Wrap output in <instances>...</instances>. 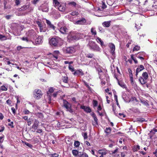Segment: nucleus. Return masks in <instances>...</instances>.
I'll list each match as a JSON object with an SVG mask.
<instances>
[{
	"label": "nucleus",
	"mask_w": 157,
	"mask_h": 157,
	"mask_svg": "<svg viewBox=\"0 0 157 157\" xmlns=\"http://www.w3.org/2000/svg\"><path fill=\"white\" fill-rule=\"evenodd\" d=\"M12 16L11 15H7L5 16V18L8 19L9 20L10 18Z\"/></svg>",
	"instance_id": "obj_57"
},
{
	"label": "nucleus",
	"mask_w": 157,
	"mask_h": 157,
	"mask_svg": "<svg viewBox=\"0 0 157 157\" xmlns=\"http://www.w3.org/2000/svg\"><path fill=\"white\" fill-rule=\"evenodd\" d=\"M144 69V66L143 65H140L136 69V72H139Z\"/></svg>",
	"instance_id": "obj_24"
},
{
	"label": "nucleus",
	"mask_w": 157,
	"mask_h": 157,
	"mask_svg": "<svg viewBox=\"0 0 157 157\" xmlns=\"http://www.w3.org/2000/svg\"><path fill=\"white\" fill-rule=\"evenodd\" d=\"M69 69L72 72H73L74 71V68L72 66L69 65L68 67Z\"/></svg>",
	"instance_id": "obj_45"
},
{
	"label": "nucleus",
	"mask_w": 157,
	"mask_h": 157,
	"mask_svg": "<svg viewBox=\"0 0 157 157\" xmlns=\"http://www.w3.org/2000/svg\"><path fill=\"white\" fill-rule=\"evenodd\" d=\"M82 34L76 32H73L69 34V37L71 40H78L81 38Z\"/></svg>",
	"instance_id": "obj_3"
},
{
	"label": "nucleus",
	"mask_w": 157,
	"mask_h": 157,
	"mask_svg": "<svg viewBox=\"0 0 157 157\" xmlns=\"http://www.w3.org/2000/svg\"><path fill=\"white\" fill-rule=\"evenodd\" d=\"M40 9L43 12H48L49 9L48 5L46 4H43L40 7Z\"/></svg>",
	"instance_id": "obj_11"
},
{
	"label": "nucleus",
	"mask_w": 157,
	"mask_h": 157,
	"mask_svg": "<svg viewBox=\"0 0 157 157\" xmlns=\"http://www.w3.org/2000/svg\"><path fill=\"white\" fill-rule=\"evenodd\" d=\"M118 82V84L122 88H124L126 87L124 83L120 82L119 81Z\"/></svg>",
	"instance_id": "obj_31"
},
{
	"label": "nucleus",
	"mask_w": 157,
	"mask_h": 157,
	"mask_svg": "<svg viewBox=\"0 0 157 157\" xmlns=\"http://www.w3.org/2000/svg\"><path fill=\"white\" fill-rule=\"evenodd\" d=\"M7 39L6 36H5L0 34V40H4Z\"/></svg>",
	"instance_id": "obj_32"
},
{
	"label": "nucleus",
	"mask_w": 157,
	"mask_h": 157,
	"mask_svg": "<svg viewBox=\"0 0 157 157\" xmlns=\"http://www.w3.org/2000/svg\"><path fill=\"white\" fill-rule=\"evenodd\" d=\"M109 47L110 48V52L113 55L114 54V51L115 49V46L114 45L113 43H110L109 44Z\"/></svg>",
	"instance_id": "obj_15"
},
{
	"label": "nucleus",
	"mask_w": 157,
	"mask_h": 157,
	"mask_svg": "<svg viewBox=\"0 0 157 157\" xmlns=\"http://www.w3.org/2000/svg\"><path fill=\"white\" fill-rule=\"evenodd\" d=\"M99 31L101 32V33H103L105 32V29L102 28L101 27L99 28Z\"/></svg>",
	"instance_id": "obj_56"
},
{
	"label": "nucleus",
	"mask_w": 157,
	"mask_h": 157,
	"mask_svg": "<svg viewBox=\"0 0 157 157\" xmlns=\"http://www.w3.org/2000/svg\"><path fill=\"white\" fill-rule=\"evenodd\" d=\"M54 91L53 89L52 88H51L47 92V94L48 95H51V94Z\"/></svg>",
	"instance_id": "obj_35"
},
{
	"label": "nucleus",
	"mask_w": 157,
	"mask_h": 157,
	"mask_svg": "<svg viewBox=\"0 0 157 157\" xmlns=\"http://www.w3.org/2000/svg\"><path fill=\"white\" fill-rule=\"evenodd\" d=\"M25 144L26 146H28V147H32V145L31 144H29V143H28L27 142H25Z\"/></svg>",
	"instance_id": "obj_59"
},
{
	"label": "nucleus",
	"mask_w": 157,
	"mask_h": 157,
	"mask_svg": "<svg viewBox=\"0 0 157 157\" xmlns=\"http://www.w3.org/2000/svg\"><path fill=\"white\" fill-rule=\"evenodd\" d=\"M23 112L25 114H29L30 113V111L26 109H24V110H23Z\"/></svg>",
	"instance_id": "obj_52"
},
{
	"label": "nucleus",
	"mask_w": 157,
	"mask_h": 157,
	"mask_svg": "<svg viewBox=\"0 0 157 157\" xmlns=\"http://www.w3.org/2000/svg\"><path fill=\"white\" fill-rule=\"evenodd\" d=\"M6 103H7L9 105H10L11 104V100L10 99H8L6 101Z\"/></svg>",
	"instance_id": "obj_60"
},
{
	"label": "nucleus",
	"mask_w": 157,
	"mask_h": 157,
	"mask_svg": "<svg viewBox=\"0 0 157 157\" xmlns=\"http://www.w3.org/2000/svg\"><path fill=\"white\" fill-rule=\"evenodd\" d=\"M81 156H80L79 157H88V155L85 152H82Z\"/></svg>",
	"instance_id": "obj_39"
},
{
	"label": "nucleus",
	"mask_w": 157,
	"mask_h": 157,
	"mask_svg": "<svg viewBox=\"0 0 157 157\" xmlns=\"http://www.w3.org/2000/svg\"><path fill=\"white\" fill-rule=\"evenodd\" d=\"M88 44L90 48L91 49H95L97 46L95 42L92 41H90Z\"/></svg>",
	"instance_id": "obj_16"
},
{
	"label": "nucleus",
	"mask_w": 157,
	"mask_h": 157,
	"mask_svg": "<svg viewBox=\"0 0 157 157\" xmlns=\"http://www.w3.org/2000/svg\"><path fill=\"white\" fill-rule=\"evenodd\" d=\"M100 78L101 79V84L102 86L103 87L106 84L105 79V78L103 79H101V78L100 77Z\"/></svg>",
	"instance_id": "obj_27"
},
{
	"label": "nucleus",
	"mask_w": 157,
	"mask_h": 157,
	"mask_svg": "<svg viewBox=\"0 0 157 157\" xmlns=\"http://www.w3.org/2000/svg\"><path fill=\"white\" fill-rule=\"evenodd\" d=\"M81 108L86 113H90L91 111V110L89 107L83 105L82 106Z\"/></svg>",
	"instance_id": "obj_20"
},
{
	"label": "nucleus",
	"mask_w": 157,
	"mask_h": 157,
	"mask_svg": "<svg viewBox=\"0 0 157 157\" xmlns=\"http://www.w3.org/2000/svg\"><path fill=\"white\" fill-rule=\"evenodd\" d=\"M63 105L67 111L71 113H73V110L71 108V105L65 100H63Z\"/></svg>",
	"instance_id": "obj_5"
},
{
	"label": "nucleus",
	"mask_w": 157,
	"mask_h": 157,
	"mask_svg": "<svg viewBox=\"0 0 157 157\" xmlns=\"http://www.w3.org/2000/svg\"><path fill=\"white\" fill-rule=\"evenodd\" d=\"M91 32L92 35L95 36L97 35V32L95 29L94 28H92L91 30Z\"/></svg>",
	"instance_id": "obj_28"
},
{
	"label": "nucleus",
	"mask_w": 157,
	"mask_h": 157,
	"mask_svg": "<svg viewBox=\"0 0 157 157\" xmlns=\"http://www.w3.org/2000/svg\"><path fill=\"white\" fill-rule=\"evenodd\" d=\"M32 43L34 44H39L42 43L41 37L39 36L35 39V43L32 41Z\"/></svg>",
	"instance_id": "obj_14"
},
{
	"label": "nucleus",
	"mask_w": 157,
	"mask_h": 157,
	"mask_svg": "<svg viewBox=\"0 0 157 157\" xmlns=\"http://www.w3.org/2000/svg\"><path fill=\"white\" fill-rule=\"evenodd\" d=\"M90 152L92 154L96 155L97 157H98V156H97V154H98V151H97V150H95L92 149L91 150Z\"/></svg>",
	"instance_id": "obj_29"
},
{
	"label": "nucleus",
	"mask_w": 157,
	"mask_h": 157,
	"mask_svg": "<svg viewBox=\"0 0 157 157\" xmlns=\"http://www.w3.org/2000/svg\"><path fill=\"white\" fill-rule=\"evenodd\" d=\"M86 56L88 58H92L94 56V55L92 53H87L85 54Z\"/></svg>",
	"instance_id": "obj_30"
},
{
	"label": "nucleus",
	"mask_w": 157,
	"mask_h": 157,
	"mask_svg": "<svg viewBox=\"0 0 157 157\" xmlns=\"http://www.w3.org/2000/svg\"><path fill=\"white\" fill-rule=\"evenodd\" d=\"M46 23L47 24L48 26L50 28L52 29L53 30H55L56 27L52 24L51 22L48 20H46Z\"/></svg>",
	"instance_id": "obj_17"
},
{
	"label": "nucleus",
	"mask_w": 157,
	"mask_h": 157,
	"mask_svg": "<svg viewBox=\"0 0 157 157\" xmlns=\"http://www.w3.org/2000/svg\"><path fill=\"white\" fill-rule=\"evenodd\" d=\"M62 40L59 37H53L49 40V44L54 47H58L60 45V43Z\"/></svg>",
	"instance_id": "obj_2"
},
{
	"label": "nucleus",
	"mask_w": 157,
	"mask_h": 157,
	"mask_svg": "<svg viewBox=\"0 0 157 157\" xmlns=\"http://www.w3.org/2000/svg\"><path fill=\"white\" fill-rule=\"evenodd\" d=\"M70 14L72 16L77 15L78 14V13L77 12L75 11L71 13Z\"/></svg>",
	"instance_id": "obj_47"
},
{
	"label": "nucleus",
	"mask_w": 157,
	"mask_h": 157,
	"mask_svg": "<svg viewBox=\"0 0 157 157\" xmlns=\"http://www.w3.org/2000/svg\"><path fill=\"white\" fill-rule=\"evenodd\" d=\"M142 77H140L139 78V81L142 85L145 84L146 82V80L148 77L147 73L145 72L143 73L142 75Z\"/></svg>",
	"instance_id": "obj_4"
},
{
	"label": "nucleus",
	"mask_w": 157,
	"mask_h": 157,
	"mask_svg": "<svg viewBox=\"0 0 157 157\" xmlns=\"http://www.w3.org/2000/svg\"><path fill=\"white\" fill-rule=\"evenodd\" d=\"M86 22V21L85 18H82L81 19L75 22V24L78 25H83Z\"/></svg>",
	"instance_id": "obj_21"
},
{
	"label": "nucleus",
	"mask_w": 157,
	"mask_h": 157,
	"mask_svg": "<svg viewBox=\"0 0 157 157\" xmlns=\"http://www.w3.org/2000/svg\"><path fill=\"white\" fill-rule=\"evenodd\" d=\"M68 4L69 5L72 6L74 7H75L77 5L76 3L73 1L71 2L68 3Z\"/></svg>",
	"instance_id": "obj_33"
},
{
	"label": "nucleus",
	"mask_w": 157,
	"mask_h": 157,
	"mask_svg": "<svg viewBox=\"0 0 157 157\" xmlns=\"http://www.w3.org/2000/svg\"><path fill=\"white\" fill-rule=\"evenodd\" d=\"M59 32L63 34H67L68 32V29L65 26L61 27L59 29Z\"/></svg>",
	"instance_id": "obj_13"
},
{
	"label": "nucleus",
	"mask_w": 157,
	"mask_h": 157,
	"mask_svg": "<svg viewBox=\"0 0 157 157\" xmlns=\"http://www.w3.org/2000/svg\"><path fill=\"white\" fill-rule=\"evenodd\" d=\"M105 114V113L104 110H103V112L101 113L99 112V115L101 116H104Z\"/></svg>",
	"instance_id": "obj_51"
},
{
	"label": "nucleus",
	"mask_w": 157,
	"mask_h": 157,
	"mask_svg": "<svg viewBox=\"0 0 157 157\" xmlns=\"http://www.w3.org/2000/svg\"><path fill=\"white\" fill-rule=\"evenodd\" d=\"M28 37L31 40L35 39L36 37V33L33 30H31L28 32L27 33Z\"/></svg>",
	"instance_id": "obj_7"
},
{
	"label": "nucleus",
	"mask_w": 157,
	"mask_h": 157,
	"mask_svg": "<svg viewBox=\"0 0 157 157\" xmlns=\"http://www.w3.org/2000/svg\"><path fill=\"white\" fill-rule=\"evenodd\" d=\"M119 117L121 119L125 117L126 116L123 113H119Z\"/></svg>",
	"instance_id": "obj_43"
},
{
	"label": "nucleus",
	"mask_w": 157,
	"mask_h": 157,
	"mask_svg": "<svg viewBox=\"0 0 157 157\" xmlns=\"http://www.w3.org/2000/svg\"><path fill=\"white\" fill-rule=\"evenodd\" d=\"M140 149V147L139 145L134 146L133 148V150L134 151H136Z\"/></svg>",
	"instance_id": "obj_26"
},
{
	"label": "nucleus",
	"mask_w": 157,
	"mask_h": 157,
	"mask_svg": "<svg viewBox=\"0 0 157 157\" xmlns=\"http://www.w3.org/2000/svg\"><path fill=\"white\" fill-rule=\"evenodd\" d=\"M82 152H79L76 150H73L72 151V153L73 155L75 156H78L79 157L80 156H81V153Z\"/></svg>",
	"instance_id": "obj_18"
},
{
	"label": "nucleus",
	"mask_w": 157,
	"mask_h": 157,
	"mask_svg": "<svg viewBox=\"0 0 157 157\" xmlns=\"http://www.w3.org/2000/svg\"><path fill=\"white\" fill-rule=\"evenodd\" d=\"M106 7V6L105 5V4L104 2H102V8L103 9H104Z\"/></svg>",
	"instance_id": "obj_58"
},
{
	"label": "nucleus",
	"mask_w": 157,
	"mask_h": 157,
	"mask_svg": "<svg viewBox=\"0 0 157 157\" xmlns=\"http://www.w3.org/2000/svg\"><path fill=\"white\" fill-rule=\"evenodd\" d=\"M58 93V92H56L54 93L53 94V96L54 97H56L57 96Z\"/></svg>",
	"instance_id": "obj_64"
},
{
	"label": "nucleus",
	"mask_w": 157,
	"mask_h": 157,
	"mask_svg": "<svg viewBox=\"0 0 157 157\" xmlns=\"http://www.w3.org/2000/svg\"><path fill=\"white\" fill-rule=\"evenodd\" d=\"M58 26L59 28H61V27H63L64 26V23L63 22H59L58 24Z\"/></svg>",
	"instance_id": "obj_36"
},
{
	"label": "nucleus",
	"mask_w": 157,
	"mask_h": 157,
	"mask_svg": "<svg viewBox=\"0 0 157 157\" xmlns=\"http://www.w3.org/2000/svg\"><path fill=\"white\" fill-rule=\"evenodd\" d=\"M34 97L37 99H39L41 98L42 93L40 90L37 89L35 90L33 92Z\"/></svg>",
	"instance_id": "obj_6"
},
{
	"label": "nucleus",
	"mask_w": 157,
	"mask_h": 157,
	"mask_svg": "<svg viewBox=\"0 0 157 157\" xmlns=\"http://www.w3.org/2000/svg\"><path fill=\"white\" fill-rule=\"evenodd\" d=\"M111 21H105L102 23V25L103 26L105 27H109L111 25Z\"/></svg>",
	"instance_id": "obj_22"
},
{
	"label": "nucleus",
	"mask_w": 157,
	"mask_h": 157,
	"mask_svg": "<svg viewBox=\"0 0 157 157\" xmlns=\"http://www.w3.org/2000/svg\"><path fill=\"white\" fill-rule=\"evenodd\" d=\"M93 103L94 107L98 105V101L95 100H93Z\"/></svg>",
	"instance_id": "obj_49"
},
{
	"label": "nucleus",
	"mask_w": 157,
	"mask_h": 157,
	"mask_svg": "<svg viewBox=\"0 0 157 157\" xmlns=\"http://www.w3.org/2000/svg\"><path fill=\"white\" fill-rule=\"evenodd\" d=\"M64 52L67 54H71L74 53L75 50L72 47H69L63 49Z\"/></svg>",
	"instance_id": "obj_9"
},
{
	"label": "nucleus",
	"mask_w": 157,
	"mask_h": 157,
	"mask_svg": "<svg viewBox=\"0 0 157 157\" xmlns=\"http://www.w3.org/2000/svg\"><path fill=\"white\" fill-rule=\"evenodd\" d=\"M1 90L3 91H6L7 90V88L4 86H1Z\"/></svg>",
	"instance_id": "obj_44"
},
{
	"label": "nucleus",
	"mask_w": 157,
	"mask_h": 157,
	"mask_svg": "<svg viewBox=\"0 0 157 157\" xmlns=\"http://www.w3.org/2000/svg\"><path fill=\"white\" fill-rule=\"evenodd\" d=\"M111 129L110 128H106L105 130V132L108 134L110 133L111 132Z\"/></svg>",
	"instance_id": "obj_34"
},
{
	"label": "nucleus",
	"mask_w": 157,
	"mask_h": 157,
	"mask_svg": "<svg viewBox=\"0 0 157 157\" xmlns=\"http://www.w3.org/2000/svg\"><path fill=\"white\" fill-rule=\"evenodd\" d=\"M91 115L92 117H93L94 120V122L93 121V125L94 126H96V125H98V119L96 117L95 115V114L92 113H91Z\"/></svg>",
	"instance_id": "obj_19"
},
{
	"label": "nucleus",
	"mask_w": 157,
	"mask_h": 157,
	"mask_svg": "<svg viewBox=\"0 0 157 157\" xmlns=\"http://www.w3.org/2000/svg\"><path fill=\"white\" fill-rule=\"evenodd\" d=\"M107 153V151L105 149L99 150V154L101 155L99 157H105Z\"/></svg>",
	"instance_id": "obj_12"
},
{
	"label": "nucleus",
	"mask_w": 157,
	"mask_h": 157,
	"mask_svg": "<svg viewBox=\"0 0 157 157\" xmlns=\"http://www.w3.org/2000/svg\"><path fill=\"white\" fill-rule=\"evenodd\" d=\"M37 116L38 117L42 119L44 117V116L43 113H37Z\"/></svg>",
	"instance_id": "obj_40"
},
{
	"label": "nucleus",
	"mask_w": 157,
	"mask_h": 157,
	"mask_svg": "<svg viewBox=\"0 0 157 157\" xmlns=\"http://www.w3.org/2000/svg\"><path fill=\"white\" fill-rule=\"evenodd\" d=\"M68 77H63L62 79L63 82L65 83H67L68 82Z\"/></svg>",
	"instance_id": "obj_41"
},
{
	"label": "nucleus",
	"mask_w": 157,
	"mask_h": 157,
	"mask_svg": "<svg viewBox=\"0 0 157 157\" xmlns=\"http://www.w3.org/2000/svg\"><path fill=\"white\" fill-rule=\"evenodd\" d=\"M73 74L74 75H82L84 74L82 70L80 69L75 71Z\"/></svg>",
	"instance_id": "obj_23"
},
{
	"label": "nucleus",
	"mask_w": 157,
	"mask_h": 157,
	"mask_svg": "<svg viewBox=\"0 0 157 157\" xmlns=\"http://www.w3.org/2000/svg\"><path fill=\"white\" fill-rule=\"evenodd\" d=\"M11 110L12 111V112L13 113L15 114V113L16 111H15V109H14V108L13 107H12L11 108Z\"/></svg>",
	"instance_id": "obj_62"
},
{
	"label": "nucleus",
	"mask_w": 157,
	"mask_h": 157,
	"mask_svg": "<svg viewBox=\"0 0 157 157\" xmlns=\"http://www.w3.org/2000/svg\"><path fill=\"white\" fill-rule=\"evenodd\" d=\"M42 132V130L41 129H38L37 130L36 132L38 133H41Z\"/></svg>",
	"instance_id": "obj_63"
},
{
	"label": "nucleus",
	"mask_w": 157,
	"mask_h": 157,
	"mask_svg": "<svg viewBox=\"0 0 157 157\" xmlns=\"http://www.w3.org/2000/svg\"><path fill=\"white\" fill-rule=\"evenodd\" d=\"M8 125L11 127L12 128H13L14 127V126L13 125V121H11L10 123H8Z\"/></svg>",
	"instance_id": "obj_48"
},
{
	"label": "nucleus",
	"mask_w": 157,
	"mask_h": 157,
	"mask_svg": "<svg viewBox=\"0 0 157 157\" xmlns=\"http://www.w3.org/2000/svg\"><path fill=\"white\" fill-rule=\"evenodd\" d=\"M39 123V121L36 119L34 120L33 124L32 126V128L34 129V130H32V131L34 132L37 129Z\"/></svg>",
	"instance_id": "obj_10"
},
{
	"label": "nucleus",
	"mask_w": 157,
	"mask_h": 157,
	"mask_svg": "<svg viewBox=\"0 0 157 157\" xmlns=\"http://www.w3.org/2000/svg\"><path fill=\"white\" fill-rule=\"evenodd\" d=\"M33 10V8L30 7V5H24L21 8H18V10L20 11L27 10V13L30 12Z\"/></svg>",
	"instance_id": "obj_8"
},
{
	"label": "nucleus",
	"mask_w": 157,
	"mask_h": 157,
	"mask_svg": "<svg viewBox=\"0 0 157 157\" xmlns=\"http://www.w3.org/2000/svg\"><path fill=\"white\" fill-rule=\"evenodd\" d=\"M52 157H58V155L57 154L54 153L52 154Z\"/></svg>",
	"instance_id": "obj_61"
},
{
	"label": "nucleus",
	"mask_w": 157,
	"mask_h": 157,
	"mask_svg": "<svg viewBox=\"0 0 157 157\" xmlns=\"http://www.w3.org/2000/svg\"><path fill=\"white\" fill-rule=\"evenodd\" d=\"M21 39L24 41H25L27 43H29L30 42H32V40H31L29 38H28L26 37H23L21 38Z\"/></svg>",
	"instance_id": "obj_25"
},
{
	"label": "nucleus",
	"mask_w": 157,
	"mask_h": 157,
	"mask_svg": "<svg viewBox=\"0 0 157 157\" xmlns=\"http://www.w3.org/2000/svg\"><path fill=\"white\" fill-rule=\"evenodd\" d=\"M157 132V128H154L152 130H151V132L153 133V134H155V132Z\"/></svg>",
	"instance_id": "obj_55"
},
{
	"label": "nucleus",
	"mask_w": 157,
	"mask_h": 157,
	"mask_svg": "<svg viewBox=\"0 0 157 157\" xmlns=\"http://www.w3.org/2000/svg\"><path fill=\"white\" fill-rule=\"evenodd\" d=\"M82 136L83 137H84V140H86L87 139L88 136H87V133L85 132V133H83L82 134Z\"/></svg>",
	"instance_id": "obj_42"
},
{
	"label": "nucleus",
	"mask_w": 157,
	"mask_h": 157,
	"mask_svg": "<svg viewBox=\"0 0 157 157\" xmlns=\"http://www.w3.org/2000/svg\"><path fill=\"white\" fill-rule=\"evenodd\" d=\"M138 121L140 122H143L145 121L144 118H140L138 119Z\"/></svg>",
	"instance_id": "obj_50"
},
{
	"label": "nucleus",
	"mask_w": 157,
	"mask_h": 157,
	"mask_svg": "<svg viewBox=\"0 0 157 157\" xmlns=\"http://www.w3.org/2000/svg\"><path fill=\"white\" fill-rule=\"evenodd\" d=\"M36 23L40 28L42 27V24L39 22V21H37Z\"/></svg>",
	"instance_id": "obj_53"
},
{
	"label": "nucleus",
	"mask_w": 157,
	"mask_h": 157,
	"mask_svg": "<svg viewBox=\"0 0 157 157\" xmlns=\"http://www.w3.org/2000/svg\"><path fill=\"white\" fill-rule=\"evenodd\" d=\"M140 46H139L138 45H136L134 48L133 51H138L140 50Z\"/></svg>",
	"instance_id": "obj_46"
},
{
	"label": "nucleus",
	"mask_w": 157,
	"mask_h": 157,
	"mask_svg": "<svg viewBox=\"0 0 157 157\" xmlns=\"http://www.w3.org/2000/svg\"><path fill=\"white\" fill-rule=\"evenodd\" d=\"M99 42H100V44L102 47H105V46L103 42L101 40V39L99 38Z\"/></svg>",
	"instance_id": "obj_38"
},
{
	"label": "nucleus",
	"mask_w": 157,
	"mask_h": 157,
	"mask_svg": "<svg viewBox=\"0 0 157 157\" xmlns=\"http://www.w3.org/2000/svg\"><path fill=\"white\" fill-rule=\"evenodd\" d=\"M80 145V142L78 141H75L74 143V145L75 147H77Z\"/></svg>",
	"instance_id": "obj_37"
},
{
	"label": "nucleus",
	"mask_w": 157,
	"mask_h": 157,
	"mask_svg": "<svg viewBox=\"0 0 157 157\" xmlns=\"http://www.w3.org/2000/svg\"><path fill=\"white\" fill-rule=\"evenodd\" d=\"M54 6L57 8L60 11L64 12L66 10V5L65 3H60L57 0H53Z\"/></svg>",
	"instance_id": "obj_1"
},
{
	"label": "nucleus",
	"mask_w": 157,
	"mask_h": 157,
	"mask_svg": "<svg viewBox=\"0 0 157 157\" xmlns=\"http://www.w3.org/2000/svg\"><path fill=\"white\" fill-rule=\"evenodd\" d=\"M15 3L16 6L19 5L20 3V0H16Z\"/></svg>",
	"instance_id": "obj_54"
}]
</instances>
